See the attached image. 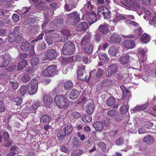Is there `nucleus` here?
<instances>
[{
  "instance_id": "nucleus-1",
  "label": "nucleus",
  "mask_w": 156,
  "mask_h": 156,
  "mask_svg": "<svg viewBox=\"0 0 156 156\" xmlns=\"http://www.w3.org/2000/svg\"><path fill=\"white\" fill-rule=\"evenodd\" d=\"M56 105L61 109L66 108L68 102V100L66 95H56L54 100Z\"/></svg>"
},
{
  "instance_id": "nucleus-2",
  "label": "nucleus",
  "mask_w": 156,
  "mask_h": 156,
  "mask_svg": "<svg viewBox=\"0 0 156 156\" xmlns=\"http://www.w3.org/2000/svg\"><path fill=\"white\" fill-rule=\"evenodd\" d=\"M58 73L57 66L51 65L48 66L42 73V75L44 76H51L57 75Z\"/></svg>"
},
{
  "instance_id": "nucleus-3",
  "label": "nucleus",
  "mask_w": 156,
  "mask_h": 156,
  "mask_svg": "<svg viewBox=\"0 0 156 156\" xmlns=\"http://www.w3.org/2000/svg\"><path fill=\"white\" fill-rule=\"evenodd\" d=\"M75 50V45L71 41H67L64 44L62 48V52L65 55L73 54Z\"/></svg>"
},
{
  "instance_id": "nucleus-4",
  "label": "nucleus",
  "mask_w": 156,
  "mask_h": 156,
  "mask_svg": "<svg viewBox=\"0 0 156 156\" xmlns=\"http://www.w3.org/2000/svg\"><path fill=\"white\" fill-rule=\"evenodd\" d=\"M118 70V64L117 63H113L111 62V64L106 71V76L108 77H111L117 73Z\"/></svg>"
},
{
  "instance_id": "nucleus-5",
  "label": "nucleus",
  "mask_w": 156,
  "mask_h": 156,
  "mask_svg": "<svg viewBox=\"0 0 156 156\" xmlns=\"http://www.w3.org/2000/svg\"><path fill=\"white\" fill-rule=\"evenodd\" d=\"M28 87V91L30 95L34 94L37 91L38 89L37 81L36 79L32 80L29 83Z\"/></svg>"
},
{
  "instance_id": "nucleus-6",
  "label": "nucleus",
  "mask_w": 156,
  "mask_h": 156,
  "mask_svg": "<svg viewBox=\"0 0 156 156\" xmlns=\"http://www.w3.org/2000/svg\"><path fill=\"white\" fill-rule=\"evenodd\" d=\"M85 66L81 65L78 68L77 71V77L81 80H86L87 78V74L85 70Z\"/></svg>"
},
{
  "instance_id": "nucleus-7",
  "label": "nucleus",
  "mask_w": 156,
  "mask_h": 156,
  "mask_svg": "<svg viewBox=\"0 0 156 156\" xmlns=\"http://www.w3.org/2000/svg\"><path fill=\"white\" fill-rule=\"evenodd\" d=\"M44 56L46 60L54 59L57 57V54L54 49H50L45 53Z\"/></svg>"
},
{
  "instance_id": "nucleus-8",
  "label": "nucleus",
  "mask_w": 156,
  "mask_h": 156,
  "mask_svg": "<svg viewBox=\"0 0 156 156\" xmlns=\"http://www.w3.org/2000/svg\"><path fill=\"white\" fill-rule=\"evenodd\" d=\"M43 100V105L46 108H50L53 102L52 97L47 94H44Z\"/></svg>"
},
{
  "instance_id": "nucleus-9",
  "label": "nucleus",
  "mask_w": 156,
  "mask_h": 156,
  "mask_svg": "<svg viewBox=\"0 0 156 156\" xmlns=\"http://www.w3.org/2000/svg\"><path fill=\"white\" fill-rule=\"evenodd\" d=\"M149 105V103L148 102L142 105H137L131 110V112L132 113H135L145 110L148 107Z\"/></svg>"
},
{
  "instance_id": "nucleus-10",
  "label": "nucleus",
  "mask_w": 156,
  "mask_h": 156,
  "mask_svg": "<svg viewBox=\"0 0 156 156\" xmlns=\"http://www.w3.org/2000/svg\"><path fill=\"white\" fill-rule=\"evenodd\" d=\"M91 37V35L90 33H87L81 40V45L91 44L90 41Z\"/></svg>"
},
{
  "instance_id": "nucleus-11",
  "label": "nucleus",
  "mask_w": 156,
  "mask_h": 156,
  "mask_svg": "<svg viewBox=\"0 0 156 156\" xmlns=\"http://www.w3.org/2000/svg\"><path fill=\"white\" fill-rule=\"evenodd\" d=\"M121 40L120 36L116 33L113 34L110 38V41L111 43H119Z\"/></svg>"
},
{
  "instance_id": "nucleus-12",
  "label": "nucleus",
  "mask_w": 156,
  "mask_h": 156,
  "mask_svg": "<svg viewBox=\"0 0 156 156\" xmlns=\"http://www.w3.org/2000/svg\"><path fill=\"white\" fill-rule=\"evenodd\" d=\"M10 60V56L8 55H5L2 59L0 61V68L6 67Z\"/></svg>"
},
{
  "instance_id": "nucleus-13",
  "label": "nucleus",
  "mask_w": 156,
  "mask_h": 156,
  "mask_svg": "<svg viewBox=\"0 0 156 156\" xmlns=\"http://www.w3.org/2000/svg\"><path fill=\"white\" fill-rule=\"evenodd\" d=\"M106 102L108 106L110 107L113 106V108L114 109L118 107V105H115L116 103V100L114 98L112 97L108 98Z\"/></svg>"
},
{
  "instance_id": "nucleus-14",
  "label": "nucleus",
  "mask_w": 156,
  "mask_h": 156,
  "mask_svg": "<svg viewBox=\"0 0 156 156\" xmlns=\"http://www.w3.org/2000/svg\"><path fill=\"white\" fill-rule=\"evenodd\" d=\"M130 56L128 53L122 56L119 59L120 64L122 65L127 64L130 60Z\"/></svg>"
},
{
  "instance_id": "nucleus-15",
  "label": "nucleus",
  "mask_w": 156,
  "mask_h": 156,
  "mask_svg": "<svg viewBox=\"0 0 156 156\" xmlns=\"http://www.w3.org/2000/svg\"><path fill=\"white\" fill-rule=\"evenodd\" d=\"M94 105L92 101L89 103L86 106V109L87 114L90 115H92L94 112Z\"/></svg>"
},
{
  "instance_id": "nucleus-16",
  "label": "nucleus",
  "mask_w": 156,
  "mask_h": 156,
  "mask_svg": "<svg viewBox=\"0 0 156 156\" xmlns=\"http://www.w3.org/2000/svg\"><path fill=\"white\" fill-rule=\"evenodd\" d=\"M123 45L126 48H132L135 46V42L130 40H126L124 42Z\"/></svg>"
},
{
  "instance_id": "nucleus-17",
  "label": "nucleus",
  "mask_w": 156,
  "mask_h": 156,
  "mask_svg": "<svg viewBox=\"0 0 156 156\" xmlns=\"http://www.w3.org/2000/svg\"><path fill=\"white\" fill-rule=\"evenodd\" d=\"M98 30L104 35L107 34L109 30L108 25L105 24L100 25L98 27Z\"/></svg>"
},
{
  "instance_id": "nucleus-18",
  "label": "nucleus",
  "mask_w": 156,
  "mask_h": 156,
  "mask_svg": "<svg viewBox=\"0 0 156 156\" xmlns=\"http://www.w3.org/2000/svg\"><path fill=\"white\" fill-rule=\"evenodd\" d=\"M80 94L79 92L76 89H73L69 95V98L72 100L77 99Z\"/></svg>"
},
{
  "instance_id": "nucleus-19",
  "label": "nucleus",
  "mask_w": 156,
  "mask_h": 156,
  "mask_svg": "<svg viewBox=\"0 0 156 156\" xmlns=\"http://www.w3.org/2000/svg\"><path fill=\"white\" fill-rule=\"evenodd\" d=\"M88 27L87 23L83 22L79 23L76 27V30L78 31H84L86 30Z\"/></svg>"
},
{
  "instance_id": "nucleus-20",
  "label": "nucleus",
  "mask_w": 156,
  "mask_h": 156,
  "mask_svg": "<svg viewBox=\"0 0 156 156\" xmlns=\"http://www.w3.org/2000/svg\"><path fill=\"white\" fill-rule=\"evenodd\" d=\"M68 16L70 18H74L76 23H78L80 20V15L76 11L69 14Z\"/></svg>"
},
{
  "instance_id": "nucleus-21",
  "label": "nucleus",
  "mask_w": 156,
  "mask_h": 156,
  "mask_svg": "<svg viewBox=\"0 0 156 156\" xmlns=\"http://www.w3.org/2000/svg\"><path fill=\"white\" fill-rule=\"evenodd\" d=\"M87 19L90 24H92L97 20L96 14L95 13L90 14L87 17Z\"/></svg>"
},
{
  "instance_id": "nucleus-22",
  "label": "nucleus",
  "mask_w": 156,
  "mask_h": 156,
  "mask_svg": "<svg viewBox=\"0 0 156 156\" xmlns=\"http://www.w3.org/2000/svg\"><path fill=\"white\" fill-rule=\"evenodd\" d=\"M114 79H107L101 81V86L102 87H108L113 84Z\"/></svg>"
},
{
  "instance_id": "nucleus-23",
  "label": "nucleus",
  "mask_w": 156,
  "mask_h": 156,
  "mask_svg": "<svg viewBox=\"0 0 156 156\" xmlns=\"http://www.w3.org/2000/svg\"><path fill=\"white\" fill-rule=\"evenodd\" d=\"M150 36L147 33H144L141 36L140 40L143 43L147 44L148 42L150 40Z\"/></svg>"
},
{
  "instance_id": "nucleus-24",
  "label": "nucleus",
  "mask_w": 156,
  "mask_h": 156,
  "mask_svg": "<svg viewBox=\"0 0 156 156\" xmlns=\"http://www.w3.org/2000/svg\"><path fill=\"white\" fill-rule=\"evenodd\" d=\"M119 49L115 46H111L110 47L108 53L111 55L112 56H115L118 52Z\"/></svg>"
},
{
  "instance_id": "nucleus-25",
  "label": "nucleus",
  "mask_w": 156,
  "mask_h": 156,
  "mask_svg": "<svg viewBox=\"0 0 156 156\" xmlns=\"http://www.w3.org/2000/svg\"><path fill=\"white\" fill-rule=\"evenodd\" d=\"M83 47L84 51L86 53L90 54L92 51L93 47L92 44L82 45Z\"/></svg>"
},
{
  "instance_id": "nucleus-26",
  "label": "nucleus",
  "mask_w": 156,
  "mask_h": 156,
  "mask_svg": "<svg viewBox=\"0 0 156 156\" xmlns=\"http://www.w3.org/2000/svg\"><path fill=\"white\" fill-rule=\"evenodd\" d=\"M30 44L27 41L23 42L20 46L21 50L24 51H27L30 48Z\"/></svg>"
},
{
  "instance_id": "nucleus-27",
  "label": "nucleus",
  "mask_w": 156,
  "mask_h": 156,
  "mask_svg": "<svg viewBox=\"0 0 156 156\" xmlns=\"http://www.w3.org/2000/svg\"><path fill=\"white\" fill-rule=\"evenodd\" d=\"M27 63V62L25 59L23 60L18 63L17 66V69L18 70H21L26 67Z\"/></svg>"
},
{
  "instance_id": "nucleus-28",
  "label": "nucleus",
  "mask_w": 156,
  "mask_h": 156,
  "mask_svg": "<svg viewBox=\"0 0 156 156\" xmlns=\"http://www.w3.org/2000/svg\"><path fill=\"white\" fill-rule=\"evenodd\" d=\"M67 135L63 129H60L57 134V137L59 140H63Z\"/></svg>"
},
{
  "instance_id": "nucleus-29",
  "label": "nucleus",
  "mask_w": 156,
  "mask_h": 156,
  "mask_svg": "<svg viewBox=\"0 0 156 156\" xmlns=\"http://www.w3.org/2000/svg\"><path fill=\"white\" fill-rule=\"evenodd\" d=\"M126 19L125 16H123L119 14H115L113 16V20L116 23L122 20Z\"/></svg>"
},
{
  "instance_id": "nucleus-30",
  "label": "nucleus",
  "mask_w": 156,
  "mask_h": 156,
  "mask_svg": "<svg viewBox=\"0 0 156 156\" xmlns=\"http://www.w3.org/2000/svg\"><path fill=\"white\" fill-rule=\"evenodd\" d=\"M76 7V5L75 4H69L66 3L64 6V9L66 11L68 12L72 10Z\"/></svg>"
},
{
  "instance_id": "nucleus-31",
  "label": "nucleus",
  "mask_w": 156,
  "mask_h": 156,
  "mask_svg": "<svg viewBox=\"0 0 156 156\" xmlns=\"http://www.w3.org/2000/svg\"><path fill=\"white\" fill-rule=\"evenodd\" d=\"M66 133L68 136L73 131V127L71 125H68L65 126L63 129Z\"/></svg>"
},
{
  "instance_id": "nucleus-32",
  "label": "nucleus",
  "mask_w": 156,
  "mask_h": 156,
  "mask_svg": "<svg viewBox=\"0 0 156 156\" xmlns=\"http://www.w3.org/2000/svg\"><path fill=\"white\" fill-rule=\"evenodd\" d=\"M154 138L150 135H148L143 139V141L144 143H147L148 144L152 143L154 141Z\"/></svg>"
},
{
  "instance_id": "nucleus-33",
  "label": "nucleus",
  "mask_w": 156,
  "mask_h": 156,
  "mask_svg": "<svg viewBox=\"0 0 156 156\" xmlns=\"http://www.w3.org/2000/svg\"><path fill=\"white\" fill-rule=\"evenodd\" d=\"M28 90V87L27 85H22L20 89V93L21 96H23L27 93Z\"/></svg>"
},
{
  "instance_id": "nucleus-34",
  "label": "nucleus",
  "mask_w": 156,
  "mask_h": 156,
  "mask_svg": "<svg viewBox=\"0 0 156 156\" xmlns=\"http://www.w3.org/2000/svg\"><path fill=\"white\" fill-rule=\"evenodd\" d=\"M50 120L51 118L47 115H43L41 118V122L44 123H48Z\"/></svg>"
},
{
  "instance_id": "nucleus-35",
  "label": "nucleus",
  "mask_w": 156,
  "mask_h": 156,
  "mask_svg": "<svg viewBox=\"0 0 156 156\" xmlns=\"http://www.w3.org/2000/svg\"><path fill=\"white\" fill-rule=\"evenodd\" d=\"M98 56L101 60L104 62L108 61L109 58L107 55L105 53H99Z\"/></svg>"
},
{
  "instance_id": "nucleus-36",
  "label": "nucleus",
  "mask_w": 156,
  "mask_h": 156,
  "mask_svg": "<svg viewBox=\"0 0 156 156\" xmlns=\"http://www.w3.org/2000/svg\"><path fill=\"white\" fill-rule=\"evenodd\" d=\"M73 86V83L72 81H67L65 82L64 84V87L66 90H70Z\"/></svg>"
},
{
  "instance_id": "nucleus-37",
  "label": "nucleus",
  "mask_w": 156,
  "mask_h": 156,
  "mask_svg": "<svg viewBox=\"0 0 156 156\" xmlns=\"http://www.w3.org/2000/svg\"><path fill=\"white\" fill-rule=\"evenodd\" d=\"M120 88L122 91V99L124 100L126 97L127 93L129 92V91L128 90H126V88L123 86H121Z\"/></svg>"
},
{
  "instance_id": "nucleus-38",
  "label": "nucleus",
  "mask_w": 156,
  "mask_h": 156,
  "mask_svg": "<svg viewBox=\"0 0 156 156\" xmlns=\"http://www.w3.org/2000/svg\"><path fill=\"white\" fill-rule=\"evenodd\" d=\"M93 126L96 130H101L103 128L102 124L101 122H96L94 123Z\"/></svg>"
},
{
  "instance_id": "nucleus-39",
  "label": "nucleus",
  "mask_w": 156,
  "mask_h": 156,
  "mask_svg": "<svg viewBox=\"0 0 156 156\" xmlns=\"http://www.w3.org/2000/svg\"><path fill=\"white\" fill-rule=\"evenodd\" d=\"M101 38V35L99 33H96L93 36V41L95 43H98L100 42Z\"/></svg>"
},
{
  "instance_id": "nucleus-40",
  "label": "nucleus",
  "mask_w": 156,
  "mask_h": 156,
  "mask_svg": "<svg viewBox=\"0 0 156 156\" xmlns=\"http://www.w3.org/2000/svg\"><path fill=\"white\" fill-rule=\"evenodd\" d=\"M9 84L10 86H11L12 89L14 90H16L19 86V83L16 81H12L10 80L9 82Z\"/></svg>"
},
{
  "instance_id": "nucleus-41",
  "label": "nucleus",
  "mask_w": 156,
  "mask_h": 156,
  "mask_svg": "<svg viewBox=\"0 0 156 156\" xmlns=\"http://www.w3.org/2000/svg\"><path fill=\"white\" fill-rule=\"evenodd\" d=\"M73 144L74 147H78L81 145V141L77 137H74L73 139Z\"/></svg>"
},
{
  "instance_id": "nucleus-42",
  "label": "nucleus",
  "mask_w": 156,
  "mask_h": 156,
  "mask_svg": "<svg viewBox=\"0 0 156 156\" xmlns=\"http://www.w3.org/2000/svg\"><path fill=\"white\" fill-rule=\"evenodd\" d=\"M39 62L38 58L36 56L33 57L31 60L30 64L33 66H36Z\"/></svg>"
},
{
  "instance_id": "nucleus-43",
  "label": "nucleus",
  "mask_w": 156,
  "mask_h": 156,
  "mask_svg": "<svg viewBox=\"0 0 156 156\" xmlns=\"http://www.w3.org/2000/svg\"><path fill=\"white\" fill-rule=\"evenodd\" d=\"M103 12L102 14L105 18L108 19L111 17V13L110 10L107 8H105V11Z\"/></svg>"
},
{
  "instance_id": "nucleus-44",
  "label": "nucleus",
  "mask_w": 156,
  "mask_h": 156,
  "mask_svg": "<svg viewBox=\"0 0 156 156\" xmlns=\"http://www.w3.org/2000/svg\"><path fill=\"white\" fill-rule=\"evenodd\" d=\"M83 151L82 150H76L73 151L71 154V156H80L83 153Z\"/></svg>"
},
{
  "instance_id": "nucleus-45",
  "label": "nucleus",
  "mask_w": 156,
  "mask_h": 156,
  "mask_svg": "<svg viewBox=\"0 0 156 156\" xmlns=\"http://www.w3.org/2000/svg\"><path fill=\"white\" fill-rule=\"evenodd\" d=\"M91 116L87 115H84L82 118V120L85 122L89 123L92 121Z\"/></svg>"
},
{
  "instance_id": "nucleus-46",
  "label": "nucleus",
  "mask_w": 156,
  "mask_h": 156,
  "mask_svg": "<svg viewBox=\"0 0 156 156\" xmlns=\"http://www.w3.org/2000/svg\"><path fill=\"white\" fill-rule=\"evenodd\" d=\"M46 44L44 42H42L39 43L37 49L39 51H42L44 50L46 48Z\"/></svg>"
},
{
  "instance_id": "nucleus-47",
  "label": "nucleus",
  "mask_w": 156,
  "mask_h": 156,
  "mask_svg": "<svg viewBox=\"0 0 156 156\" xmlns=\"http://www.w3.org/2000/svg\"><path fill=\"white\" fill-rule=\"evenodd\" d=\"M127 111V108L126 105H122L119 109V111L120 113L122 115L126 114Z\"/></svg>"
},
{
  "instance_id": "nucleus-48",
  "label": "nucleus",
  "mask_w": 156,
  "mask_h": 156,
  "mask_svg": "<svg viewBox=\"0 0 156 156\" xmlns=\"http://www.w3.org/2000/svg\"><path fill=\"white\" fill-rule=\"evenodd\" d=\"M23 101V99L20 97H18L14 98L13 101V103L17 105H21Z\"/></svg>"
},
{
  "instance_id": "nucleus-49",
  "label": "nucleus",
  "mask_w": 156,
  "mask_h": 156,
  "mask_svg": "<svg viewBox=\"0 0 156 156\" xmlns=\"http://www.w3.org/2000/svg\"><path fill=\"white\" fill-rule=\"evenodd\" d=\"M134 34L137 37L140 36L143 32V30L141 27H139L135 29L134 30Z\"/></svg>"
},
{
  "instance_id": "nucleus-50",
  "label": "nucleus",
  "mask_w": 156,
  "mask_h": 156,
  "mask_svg": "<svg viewBox=\"0 0 156 156\" xmlns=\"http://www.w3.org/2000/svg\"><path fill=\"white\" fill-rule=\"evenodd\" d=\"M21 79L23 82L26 83L30 80V77L28 74H25L23 76Z\"/></svg>"
},
{
  "instance_id": "nucleus-51",
  "label": "nucleus",
  "mask_w": 156,
  "mask_h": 156,
  "mask_svg": "<svg viewBox=\"0 0 156 156\" xmlns=\"http://www.w3.org/2000/svg\"><path fill=\"white\" fill-rule=\"evenodd\" d=\"M104 71L101 68L98 69L96 73V76L97 78L101 77L103 74Z\"/></svg>"
},
{
  "instance_id": "nucleus-52",
  "label": "nucleus",
  "mask_w": 156,
  "mask_h": 156,
  "mask_svg": "<svg viewBox=\"0 0 156 156\" xmlns=\"http://www.w3.org/2000/svg\"><path fill=\"white\" fill-rule=\"evenodd\" d=\"M117 114V112L116 110H111L108 111L107 112L108 115L111 117H113L115 115Z\"/></svg>"
},
{
  "instance_id": "nucleus-53",
  "label": "nucleus",
  "mask_w": 156,
  "mask_h": 156,
  "mask_svg": "<svg viewBox=\"0 0 156 156\" xmlns=\"http://www.w3.org/2000/svg\"><path fill=\"white\" fill-rule=\"evenodd\" d=\"M98 145L103 151H106V145L104 143L100 142L98 144Z\"/></svg>"
},
{
  "instance_id": "nucleus-54",
  "label": "nucleus",
  "mask_w": 156,
  "mask_h": 156,
  "mask_svg": "<svg viewBox=\"0 0 156 156\" xmlns=\"http://www.w3.org/2000/svg\"><path fill=\"white\" fill-rule=\"evenodd\" d=\"M96 70L94 69L92 70L89 74H87V76H89L87 79V81L89 80L90 77H94L96 76Z\"/></svg>"
},
{
  "instance_id": "nucleus-55",
  "label": "nucleus",
  "mask_w": 156,
  "mask_h": 156,
  "mask_svg": "<svg viewBox=\"0 0 156 156\" xmlns=\"http://www.w3.org/2000/svg\"><path fill=\"white\" fill-rule=\"evenodd\" d=\"M124 139L121 137L119 138L115 141L116 144L119 146L122 145L124 143Z\"/></svg>"
},
{
  "instance_id": "nucleus-56",
  "label": "nucleus",
  "mask_w": 156,
  "mask_h": 156,
  "mask_svg": "<svg viewBox=\"0 0 156 156\" xmlns=\"http://www.w3.org/2000/svg\"><path fill=\"white\" fill-rule=\"evenodd\" d=\"M5 141L3 144V146L5 147H8L10 146L12 144V140H4Z\"/></svg>"
},
{
  "instance_id": "nucleus-57",
  "label": "nucleus",
  "mask_w": 156,
  "mask_h": 156,
  "mask_svg": "<svg viewBox=\"0 0 156 156\" xmlns=\"http://www.w3.org/2000/svg\"><path fill=\"white\" fill-rule=\"evenodd\" d=\"M138 53L141 55L142 57H144L146 54V51H144V48H139L138 50Z\"/></svg>"
},
{
  "instance_id": "nucleus-58",
  "label": "nucleus",
  "mask_w": 156,
  "mask_h": 156,
  "mask_svg": "<svg viewBox=\"0 0 156 156\" xmlns=\"http://www.w3.org/2000/svg\"><path fill=\"white\" fill-rule=\"evenodd\" d=\"M83 62L84 64H87L90 63V61L89 60V58L88 56L87 55H83Z\"/></svg>"
},
{
  "instance_id": "nucleus-59",
  "label": "nucleus",
  "mask_w": 156,
  "mask_h": 156,
  "mask_svg": "<svg viewBox=\"0 0 156 156\" xmlns=\"http://www.w3.org/2000/svg\"><path fill=\"white\" fill-rule=\"evenodd\" d=\"M61 33L63 35H65L68 37L71 36L70 31L68 30L63 29L61 31Z\"/></svg>"
},
{
  "instance_id": "nucleus-60",
  "label": "nucleus",
  "mask_w": 156,
  "mask_h": 156,
  "mask_svg": "<svg viewBox=\"0 0 156 156\" xmlns=\"http://www.w3.org/2000/svg\"><path fill=\"white\" fill-rule=\"evenodd\" d=\"M7 33V30L4 28H2L0 29V36H5Z\"/></svg>"
},
{
  "instance_id": "nucleus-61",
  "label": "nucleus",
  "mask_w": 156,
  "mask_h": 156,
  "mask_svg": "<svg viewBox=\"0 0 156 156\" xmlns=\"http://www.w3.org/2000/svg\"><path fill=\"white\" fill-rule=\"evenodd\" d=\"M26 72L28 73L32 74L34 72V69L33 67H29L26 68Z\"/></svg>"
},
{
  "instance_id": "nucleus-62",
  "label": "nucleus",
  "mask_w": 156,
  "mask_h": 156,
  "mask_svg": "<svg viewBox=\"0 0 156 156\" xmlns=\"http://www.w3.org/2000/svg\"><path fill=\"white\" fill-rule=\"evenodd\" d=\"M58 5L57 3H52L49 5V8L51 9L55 10L58 8Z\"/></svg>"
},
{
  "instance_id": "nucleus-63",
  "label": "nucleus",
  "mask_w": 156,
  "mask_h": 156,
  "mask_svg": "<svg viewBox=\"0 0 156 156\" xmlns=\"http://www.w3.org/2000/svg\"><path fill=\"white\" fill-rule=\"evenodd\" d=\"M105 8H106L105 6H102L99 7L98 9V13L99 15H100L101 14H103V12H104V11H105Z\"/></svg>"
},
{
  "instance_id": "nucleus-64",
  "label": "nucleus",
  "mask_w": 156,
  "mask_h": 156,
  "mask_svg": "<svg viewBox=\"0 0 156 156\" xmlns=\"http://www.w3.org/2000/svg\"><path fill=\"white\" fill-rule=\"evenodd\" d=\"M10 138V135L8 133L4 132L3 133V138L4 140H8Z\"/></svg>"
}]
</instances>
